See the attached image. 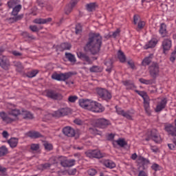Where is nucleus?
Listing matches in <instances>:
<instances>
[{
	"label": "nucleus",
	"mask_w": 176,
	"mask_h": 176,
	"mask_svg": "<svg viewBox=\"0 0 176 176\" xmlns=\"http://www.w3.org/2000/svg\"><path fill=\"white\" fill-rule=\"evenodd\" d=\"M63 134L67 137H74L75 135V130L71 126H66L63 129Z\"/></svg>",
	"instance_id": "obj_19"
},
{
	"label": "nucleus",
	"mask_w": 176,
	"mask_h": 176,
	"mask_svg": "<svg viewBox=\"0 0 176 176\" xmlns=\"http://www.w3.org/2000/svg\"><path fill=\"white\" fill-rule=\"evenodd\" d=\"M123 85L126 87V89H135V86L131 81L126 80L123 82Z\"/></svg>",
	"instance_id": "obj_35"
},
{
	"label": "nucleus",
	"mask_w": 176,
	"mask_h": 176,
	"mask_svg": "<svg viewBox=\"0 0 176 176\" xmlns=\"http://www.w3.org/2000/svg\"><path fill=\"white\" fill-rule=\"evenodd\" d=\"M68 174L69 175H75V174H76V170L75 168L69 170Z\"/></svg>",
	"instance_id": "obj_55"
},
{
	"label": "nucleus",
	"mask_w": 176,
	"mask_h": 176,
	"mask_svg": "<svg viewBox=\"0 0 176 176\" xmlns=\"http://www.w3.org/2000/svg\"><path fill=\"white\" fill-rule=\"evenodd\" d=\"M138 20H140V16L138 15H135L133 16V23H134V24H137V23H138Z\"/></svg>",
	"instance_id": "obj_57"
},
{
	"label": "nucleus",
	"mask_w": 176,
	"mask_h": 176,
	"mask_svg": "<svg viewBox=\"0 0 176 176\" xmlns=\"http://www.w3.org/2000/svg\"><path fill=\"white\" fill-rule=\"evenodd\" d=\"M78 104L83 109H87L91 112L100 113L104 111V107L101 104L90 99H80Z\"/></svg>",
	"instance_id": "obj_3"
},
{
	"label": "nucleus",
	"mask_w": 176,
	"mask_h": 176,
	"mask_svg": "<svg viewBox=\"0 0 176 176\" xmlns=\"http://www.w3.org/2000/svg\"><path fill=\"white\" fill-rule=\"evenodd\" d=\"M14 65L16 67V71L18 72H21L23 69V65H21V63L20 62H14Z\"/></svg>",
	"instance_id": "obj_44"
},
{
	"label": "nucleus",
	"mask_w": 176,
	"mask_h": 176,
	"mask_svg": "<svg viewBox=\"0 0 176 176\" xmlns=\"http://www.w3.org/2000/svg\"><path fill=\"white\" fill-rule=\"evenodd\" d=\"M150 140H153L157 144H160V142H162V138L159 135L156 129H153L151 131L147 133L146 141H149Z\"/></svg>",
	"instance_id": "obj_4"
},
{
	"label": "nucleus",
	"mask_w": 176,
	"mask_h": 176,
	"mask_svg": "<svg viewBox=\"0 0 176 176\" xmlns=\"http://www.w3.org/2000/svg\"><path fill=\"white\" fill-rule=\"evenodd\" d=\"M97 93L103 100H108L112 98V95L105 89L99 88L98 89Z\"/></svg>",
	"instance_id": "obj_10"
},
{
	"label": "nucleus",
	"mask_w": 176,
	"mask_h": 176,
	"mask_svg": "<svg viewBox=\"0 0 176 176\" xmlns=\"http://www.w3.org/2000/svg\"><path fill=\"white\" fill-rule=\"evenodd\" d=\"M80 32H82V25L78 23L76 26V34H80Z\"/></svg>",
	"instance_id": "obj_47"
},
{
	"label": "nucleus",
	"mask_w": 176,
	"mask_h": 176,
	"mask_svg": "<svg viewBox=\"0 0 176 176\" xmlns=\"http://www.w3.org/2000/svg\"><path fill=\"white\" fill-rule=\"evenodd\" d=\"M120 34V29H117L116 31H115L113 33V38H116V36H119Z\"/></svg>",
	"instance_id": "obj_54"
},
{
	"label": "nucleus",
	"mask_w": 176,
	"mask_h": 176,
	"mask_svg": "<svg viewBox=\"0 0 176 176\" xmlns=\"http://www.w3.org/2000/svg\"><path fill=\"white\" fill-rule=\"evenodd\" d=\"M30 28L33 32H37V31H39V29H38V27H36V25H30Z\"/></svg>",
	"instance_id": "obj_52"
},
{
	"label": "nucleus",
	"mask_w": 176,
	"mask_h": 176,
	"mask_svg": "<svg viewBox=\"0 0 176 176\" xmlns=\"http://www.w3.org/2000/svg\"><path fill=\"white\" fill-rule=\"evenodd\" d=\"M89 36L85 49L91 52L92 54H97L101 48L102 38L98 33H90Z\"/></svg>",
	"instance_id": "obj_2"
},
{
	"label": "nucleus",
	"mask_w": 176,
	"mask_h": 176,
	"mask_svg": "<svg viewBox=\"0 0 176 176\" xmlns=\"http://www.w3.org/2000/svg\"><path fill=\"white\" fill-rule=\"evenodd\" d=\"M60 47L62 50H69V49L72 47V45L68 43H63L60 45Z\"/></svg>",
	"instance_id": "obj_40"
},
{
	"label": "nucleus",
	"mask_w": 176,
	"mask_h": 176,
	"mask_svg": "<svg viewBox=\"0 0 176 176\" xmlns=\"http://www.w3.org/2000/svg\"><path fill=\"white\" fill-rule=\"evenodd\" d=\"M85 8L87 12H94L96 8H97V5L96 3H89L86 4Z\"/></svg>",
	"instance_id": "obj_28"
},
{
	"label": "nucleus",
	"mask_w": 176,
	"mask_h": 176,
	"mask_svg": "<svg viewBox=\"0 0 176 176\" xmlns=\"http://www.w3.org/2000/svg\"><path fill=\"white\" fill-rule=\"evenodd\" d=\"M102 67L97 65H94L90 67L89 71L90 72H102Z\"/></svg>",
	"instance_id": "obj_34"
},
{
	"label": "nucleus",
	"mask_w": 176,
	"mask_h": 176,
	"mask_svg": "<svg viewBox=\"0 0 176 176\" xmlns=\"http://www.w3.org/2000/svg\"><path fill=\"white\" fill-rule=\"evenodd\" d=\"M14 106L10 104L9 107L8 111V115H10L11 116H13L14 118H11L9 116H8V114L2 111L0 112V118H1L3 122L5 123L9 124V123H13V122H15V120H17V117L21 116L23 119H32L34 116L30 111H27L25 110H22L20 111L19 109H14Z\"/></svg>",
	"instance_id": "obj_1"
},
{
	"label": "nucleus",
	"mask_w": 176,
	"mask_h": 176,
	"mask_svg": "<svg viewBox=\"0 0 176 176\" xmlns=\"http://www.w3.org/2000/svg\"><path fill=\"white\" fill-rule=\"evenodd\" d=\"M144 107L147 115H151V107L149 106V98L144 100Z\"/></svg>",
	"instance_id": "obj_29"
},
{
	"label": "nucleus",
	"mask_w": 176,
	"mask_h": 176,
	"mask_svg": "<svg viewBox=\"0 0 176 176\" xmlns=\"http://www.w3.org/2000/svg\"><path fill=\"white\" fill-rule=\"evenodd\" d=\"M8 153V148L5 146H2L0 147V157L2 156H5Z\"/></svg>",
	"instance_id": "obj_39"
},
{
	"label": "nucleus",
	"mask_w": 176,
	"mask_h": 176,
	"mask_svg": "<svg viewBox=\"0 0 176 176\" xmlns=\"http://www.w3.org/2000/svg\"><path fill=\"white\" fill-rule=\"evenodd\" d=\"M43 145L45 146V148L47 150V151H52V149H53V145H52V144L47 142H45L43 143Z\"/></svg>",
	"instance_id": "obj_43"
},
{
	"label": "nucleus",
	"mask_w": 176,
	"mask_h": 176,
	"mask_svg": "<svg viewBox=\"0 0 176 176\" xmlns=\"http://www.w3.org/2000/svg\"><path fill=\"white\" fill-rule=\"evenodd\" d=\"M104 64L108 67V68L106 69V71L107 72H111V69H112V60H109L108 62H105Z\"/></svg>",
	"instance_id": "obj_42"
},
{
	"label": "nucleus",
	"mask_w": 176,
	"mask_h": 176,
	"mask_svg": "<svg viewBox=\"0 0 176 176\" xmlns=\"http://www.w3.org/2000/svg\"><path fill=\"white\" fill-rule=\"evenodd\" d=\"M131 159L132 160H135V159H137V153L132 154Z\"/></svg>",
	"instance_id": "obj_63"
},
{
	"label": "nucleus",
	"mask_w": 176,
	"mask_h": 176,
	"mask_svg": "<svg viewBox=\"0 0 176 176\" xmlns=\"http://www.w3.org/2000/svg\"><path fill=\"white\" fill-rule=\"evenodd\" d=\"M151 151H153L155 153L157 152H159V148H157V147H156V146H151Z\"/></svg>",
	"instance_id": "obj_59"
},
{
	"label": "nucleus",
	"mask_w": 176,
	"mask_h": 176,
	"mask_svg": "<svg viewBox=\"0 0 176 176\" xmlns=\"http://www.w3.org/2000/svg\"><path fill=\"white\" fill-rule=\"evenodd\" d=\"M102 163L105 167H107V168H115V167H116V164H115L113 161L109 160H103Z\"/></svg>",
	"instance_id": "obj_22"
},
{
	"label": "nucleus",
	"mask_w": 176,
	"mask_h": 176,
	"mask_svg": "<svg viewBox=\"0 0 176 176\" xmlns=\"http://www.w3.org/2000/svg\"><path fill=\"white\" fill-rule=\"evenodd\" d=\"M157 45V38H153L151 41H150L148 43L146 44L144 46V49H150L152 47H155Z\"/></svg>",
	"instance_id": "obj_21"
},
{
	"label": "nucleus",
	"mask_w": 176,
	"mask_h": 176,
	"mask_svg": "<svg viewBox=\"0 0 176 176\" xmlns=\"http://www.w3.org/2000/svg\"><path fill=\"white\" fill-rule=\"evenodd\" d=\"M150 75L154 79H156L157 76H159V74H160L159 64L153 63L151 66L149 67Z\"/></svg>",
	"instance_id": "obj_6"
},
{
	"label": "nucleus",
	"mask_w": 176,
	"mask_h": 176,
	"mask_svg": "<svg viewBox=\"0 0 176 176\" xmlns=\"http://www.w3.org/2000/svg\"><path fill=\"white\" fill-rule=\"evenodd\" d=\"M138 162L140 164H143V166H145L146 164H149V160L141 156L138 157Z\"/></svg>",
	"instance_id": "obj_33"
},
{
	"label": "nucleus",
	"mask_w": 176,
	"mask_h": 176,
	"mask_svg": "<svg viewBox=\"0 0 176 176\" xmlns=\"http://www.w3.org/2000/svg\"><path fill=\"white\" fill-rule=\"evenodd\" d=\"M138 176H148V175H146V173H145V171L141 170V171L139 173Z\"/></svg>",
	"instance_id": "obj_61"
},
{
	"label": "nucleus",
	"mask_w": 176,
	"mask_h": 176,
	"mask_svg": "<svg viewBox=\"0 0 176 176\" xmlns=\"http://www.w3.org/2000/svg\"><path fill=\"white\" fill-rule=\"evenodd\" d=\"M87 174L90 176H94L97 174V170H96V168H90L87 170Z\"/></svg>",
	"instance_id": "obj_41"
},
{
	"label": "nucleus",
	"mask_w": 176,
	"mask_h": 176,
	"mask_svg": "<svg viewBox=\"0 0 176 176\" xmlns=\"http://www.w3.org/2000/svg\"><path fill=\"white\" fill-rule=\"evenodd\" d=\"M118 58L120 63H126V55L121 50H119L118 52Z\"/></svg>",
	"instance_id": "obj_31"
},
{
	"label": "nucleus",
	"mask_w": 176,
	"mask_h": 176,
	"mask_svg": "<svg viewBox=\"0 0 176 176\" xmlns=\"http://www.w3.org/2000/svg\"><path fill=\"white\" fill-rule=\"evenodd\" d=\"M168 146L169 149H171L172 151H174V149L176 148V146H175V144H168Z\"/></svg>",
	"instance_id": "obj_60"
},
{
	"label": "nucleus",
	"mask_w": 176,
	"mask_h": 176,
	"mask_svg": "<svg viewBox=\"0 0 176 176\" xmlns=\"http://www.w3.org/2000/svg\"><path fill=\"white\" fill-rule=\"evenodd\" d=\"M8 142L11 148H16V146H17V144H19V139L12 138H10Z\"/></svg>",
	"instance_id": "obj_25"
},
{
	"label": "nucleus",
	"mask_w": 176,
	"mask_h": 176,
	"mask_svg": "<svg viewBox=\"0 0 176 176\" xmlns=\"http://www.w3.org/2000/svg\"><path fill=\"white\" fill-rule=\"evenodd\" d=\"M140 82L143 83L144 85H152V80H145L144 78H140Z\"/></svg>",
	"instance_id": "obj_45"
},
{
	"label": "nucleus",
	"mask_w": 176,
	"mask_h": 176,
	"mask_svg": "<svg viewBox=\"0 0 176 176\" xmlns=\"http://www.w3.org/2000/svg\"><path fill=\"white\" fill-rule=\"evenodd\" d=\"M160 34L164 38V36H167V30L166 24L162 23L160 28Z\"/></svg>",
	"instance_id": "obj_26"
},
{
	"label": "nucleus",
	"mask_w": 176,
	"mask_h": 176,
	"mask_svg": "<svg viewBox=\"0 0 176 176\" xmlns=\"http://www.w3.org/2000/svg\"><path fill=\"white\" fill-rule=\"evenodd\" d=\"M160 167L159 164H153L151 166L152 169L154 170V171H157L158 170H160Z\"/></svg>",
	"instance_id": "obj_53"
},
{
	"label": "nucleus",
	"mask_w": 176,
	"mask_h": 176,
	"mask_svg": "<svg viewBox=\"0 0 176 176\" xmlns=\"http://www.w3.org/2000/svg\"><path fill=\"white\" fill-rule=\"evenodd\" d=\"M167 106V98H164L159 99L157 102L156 107L155 108V112H162V110Z\"/></svg>",
	"instance_id": "obj_7"
},
{
	"label": "nucleus",
	"mask_w": 176,
	"mask_h": 176,
	"mask_svg": "<svg viewBox=\"0 0 176 176\" xmlns=\"http://www.w3.org/2000/svg\"><path fill=\"white\" fill-rule=\"evenodd\" d=\"M110 124L111 123L109 121L104 118H99L96 120V126L100 129H105V127L109 126Z\"/></svg>",
	"instance_id": "obj_14"
},
{
	"label": "nucleus",
	"mask_w": 176,
	"mask_h": 176,
	"mask_svg": "<svg viewBox=\"0 0 176 176\" xmlns=\"http://www.w3.org/2000/svg\"><path fill=\"white\" fill-rule=\"evenodd\" d=\"M27 137H30V138H39L41 137V133L35 131H30L26 133Z\"/></svg>",
	"instance_id": "obj_30"
},
{
	"label": "nucleus",
	"mask_w": 176,
	"mask_h": 176,
	"mask_svg": "<svg viewBox=\"0 0 176 176\" xmlns=\"http://www.w3.org/2000/svg\"><path fill=\"white\" fill-rule=\"evenodd\" d=\"M144 27H145V22L142 21H139L138 23V28L142 30V28H144Z\"/></svg>",
	"instance_id": "obj_48"
},
{
	"label": "nucleus",
	"mask_w": 176,
	"mask_h": 176,
	"mask_svg": "<svg viewBox=\"0 0 176 176\" xmlns=\"http://www.w3.org/2000/svg\"><path fill=\"white\" fill-rule=\"evenodd\" d=\"M38 74H39V70L34 69V70L28 72V73H26L25 75L28 78H35V76H36V75H38Z\"/></svg>",
	"instance_id": "obj_32"
},
{
	"label": "nucleus",
	"mask_w": 176,
	"mask_h": 176,
	"mask_svg": "<svg viewBox=\"0 0 176 176\" xmlns=\"http://www.w3.org/2000/svg\"><path fill=\"white\" fill-rule=\"evenodd\" d=\"M2 135H3V138H6V139L9 138V133H8V131H3Z\"/></svg>",
	"instance_id": "obj_56"
},
{
	"label": "nucleus",
	"mask_w": 176,
	"mask_h": 176,
	"mask_svg": "<svg viewBox=\"0 0 176 176\" xmlns=\"http://www.w3.org/2000/svg\"><path fill=\"white\" fill-rule=\"evenodd\" d=\"M20 10H21V5H17L16 6H15L13 8L12 14L13 16H17V14H19V12H20Z\"/></svg>",
	"instance_id": "obj_36"
},
{
	"label": "nucleus",
	"mask_w": 176,
	"mask_h": 176,
	"mask_svg": "<svg viewBox=\"0 0 176 176\" xmlns=\"http://www.w3.org/2000/svg\"><path fill=\"white\" fill-rule=\"evenodd\" d=\"M50 21H52V18L36 19L34 20L33 23L35 24H46L47 23H50Z\"/></svg>",
	"instance_id": "obj_23"
},
{
	"label": "nucleus",
	"mask_w": 176,
	"mask_h": 176,
	"mask_svg": "<svg viewBox=\"0 0 176 176\" xmlns=\"http://www.w3.org/2000/svg\"><path fill=\"white\" fill-rule=\"evenodd\" d=\"M12 54H14V56H21V54L17 51H13Z\"/></svg>",
	"instance_id": "obj_62"
},
{
	"label": "nucleus",
	"mask_w": 176,
	"mask_h": 176,
	"mask_svg": "<svg viewBox=\"0 0 176 176\" xmlns=\"http://www.w3.org/2000/svg\"><path fill=\"white\" fill-rule=\"evenodd\" d=\"M59 160L63 167H72V166H75V160H67V157L61 156Z\"/></svg>",
	"instance_id": "obj_11"
},
{
	"label": "nucleus",
	"mask_w": 176,
	"mask_h": 176,
	"mask_svg": "<svg viewBox=\"0 0 176 176\" xmlns=\"http://www.w3.org/2000/svg\"><path fill=\"white\" fill-rule=\"evenodd\" d=\"M77 57L80 58V60H82V61H85L87 64H92L93 61L91 59H90V57L87 56V54L82 52H78L76 53Z\"/></svg>",
	"instance_id": "obj_16"
},
{
	"label": "nucleus",
	"mask_w": 176,
	"mask_h": 176,
	"mask_svg": "<svg viewBox=\"0 0 176 176\" xmlns=\"http://www.w3.org/2000/svg\"><path fill=\"white\" fill-rule=\"evenodd\" d=\"M127 143L126 142V140L124 138H119L117 140L113 141V145L114 146H116V145H118L121 148H123L125 145H126Z\"/></svg>",
	"instance_id": "obj_20"
},
{
	"label": "nucleus",
	"mask_w": 176,
	"mask_h": 176,
	"mask_svg": "<svg viewBox=\"0 0 176 176\" xmlns=\"http://www.w3.org/2000/svg\"><path fill=\"white\" fill-rule=\"evenodd\" d=\"M72 76V73L71 72L65 74L54 73L52 75V79H54V80L64 81L67 80V79H69V78H71Z\"/></svg>",
	"instance_id": "obj_5"
},
{
	"label": "nucleus",
	"mask_w": 176,
	"mask_h": 176,
	"mask_svg": "<svg viewBox=\"0 0 176 176\" xmlns=\"http://www.w3.org/2000/svg\"><path fill=\"white\" fill-rule=\"evenodd\" d=\"M78 100V96H71L68 98L69 102H75Z\"/></svg>",
	"instance_id": "obj_46"
},
{
	"label": "nucleus",
	"mask_w": 176,
	"mask_h": 176,
	"mask_svg": "<svg viewBox=\"0 0 176 176\" xmlns=\"http://www.w3.org/2000/svg\"><path fill=\"white\" fill-rule=\"evenodd\" d=\"M47 97L52 98V100H61L63 98V96L61 94H57L54 91H47Z\"/></svg>",
	"instance_id": "obj_18"
},
{
	"label": "nucleus",
	"mask_w": 176,
	"mask_h": 176,
	"mask_svg": "<svg viewBox=\"0 0 176 176\" xmlns=\"http://www.w3.org/2000/svg\"><path fill=\"white\" fill-rule=\"evenodd\" d=\"M8 5L10 8H12L16 5V1H14V0H11L8 2Z\"/></svg>",
	"instance_id": "obj_49"
},
{
	"label": "nucleus",
	"mask_w": 176,
	"mask_h": 176,
	"mask_svg": "<svg viewBox=\"0 0 176 176\" xmlns=\"http://www.w3.org/2000/svg\"><path fill=\"white\" fill-rule=\"evenodd\" d=\"M74 123L76 124H78L79 126H80L81 124H83V122L79 119L74 120Z\"/></svg>",
	"instance_id": "obj_58"
},
{
	"label": "nucleus",
	"mask_w": 176,
	"mask_h": 176,
	"mask_svg": "<svg viewBox=\"0 0 176 176\" xmlns=\"http://www.w3.org/2000/svg\"><path fill=\"white\" fill-rule=\"evenodd\" d=\"M79 1H80V0H72L71 1V2H70V8H69V9L66 8V10H65L66 14H69V12H72V8H75V6L78 3V2H79Z\"/></svg>",
	"instance_id": "obj_24"
},
{
	"label": "nucleus",
	"mask_w": 176,
	"mask_h": 176,
	"mask_svg": "<svg viewBox=\"0 0 176 176\" xmlns=\"http://www.w3.org/2000/svg\"><path fill=\"white\" fill-rule=\"evenodd\" d=\"M32 151H38L39 149V144H33L31 145Z\"/></svg>",
	"instance_id": "obj_51"
},
{
	"label": "nucleus",
	"mask_w": 176,
	"mask_h": 176,
	"mask_svg": "<svg viewBox=\"0 0 176 176\" xmlns=\"http://www.w3.org/2000/svg\"><path fill=\"white\" fill-rule=\"evenodd\" d=\"M85 154L87 157H95L96 159H101L102 157V154L98 150H89Z\"/></svg>",
	"instance_id": "obj_13"
},
{
	"label": "nucleus",
	"mask_w": 176,
	"mask_h": 176,
	"mask_svg": "<svg viewBox=\"0 0 176 176\" xmlns=\"http://www.w3.org/2000/svg\"><path fill=\"white\" fill-rule=\"evenodd\" d=\"M114 137H115V135H113V134L111 133L108 136V140H113Z\"/></svg>",
	"instance_id": "obj_64"
},
{
	"label": "nucleus",
	"mask_w": 176,
	"mask_h": 176,
	"mask_svg": "<svg viewBox=\"0 0 176 176\" xmlns=\"http://www.w3.org/2000/svg\"><path fill=\"white\" fill-rule=\"evenodd\" d=\"M128 64L129 65L131 69H136L135 65L133 60H129Z\"/></svg>",
	"instance_id": "obj_50"
},
{
	"label": "nucleus",
	"mask_w": 176,
	"mask_h": 176,
	"mask_svg": "<svg viewBox=\"0 0 176 176\" xmlns=\"http://www.w3.org/2000/svg\"><path fill=\"white\" fill-rule=\"evenodd\" d=\"M152 61V56L146 57L142 62V65L146 67V65H149Z\"/></svg>",
	"instance_id": "obj_38"
},
{
	"label": "nucleus",
	"mask_w": 176,
	"mask_h": 176,
	"mask_svg": "<svg viewBox=\"0 0 176 176\" xmlns=\"http://www.w3.org/2000/svg\"><path fill=\"white\" fill-rule=\"evenodd\" d=\"M65 57L70 63H72V64H75V63H76L75 55L71 53H65Z\"/></svg>",
	"instance_id": "obj_27"
},
{
	"label": "nucleus",
	"mask_w": 176,
	"mask_h": 176,
	"mask_svg": "<svg viewBox=\"0 0 176 176\" xmlns=\"http://www.w3.org/2000/svg\"><path fill=\"white\" fill-rule=\"evenodd\" d=\"M175 126L171 124H167L165 125L164 129L168 134L176 137V119L175 120Z\"/></svg>",
	"instance_id": "obj_15"
},
{
	"label": "nucleus",
	"mask_w": 176,
	"mask_h": 176,
	"mask_svg": "<svg viewBox=\"0 0 176 176\" xmlns=\"http://www.w3.org/2000/svg\"><path fill=\"white\" fill-rule=\"evenodd\" d=\"M172 46H173V43L171 42V39H170V38L164 39V41H162V43L163 53H164V54H166V53H167V52H168V50H170V49H171Z\"/></svg>",
	"instance_id": "obj_12"
},
{
	"label": "nucleus",
	"mask_w": 176,
	"mask_h": 176,
	"mask_svg": "<svg viewBox=\"0 0 176 176\" xmlns=\"http://www.w3.org/2000/svg\"><path fill=\"white\" fill-rule=\"evenodd\" d=\"M69 112H71V110L69 109V108L65 107V108L60 109L56 111H54L52 113V116L54 118H61L63 116H67V115H68Z\"/></svg>",
	"instance_id": "obj_8"
},
{
	"label": "nucleus",
	"mask_w": 176,
	"mask_h": 176,
	"mask_svg": "<svg viewBox=\"0 0 176 176\" xmlns=\"http://www.w3.org/2000/svg\"><path fill=\"white\" fill-rule=\"evenodd\" d=\"M116 112L118 115H122L129 120H133V115H134V110L124 111L122 109H116Z\"/></svg>",
	"instance_id": "obj_9"
},
{
	"label": "nucleus",
	"mask_w": 176,
	"mask_h": 176,
	"mask_svg": "<svg viewBox=\"0 0 176 176\" xmlns=\"http://www.w3.org/2000/svg\"><path fill=\"white\" fill-rule=\"evenodd\" d=\"M10 63L9 60L6 56H0V66L3 68V69H8Z\"/></svg>",
	"instance_id": "obj_17"
},
{
	"label": "nucleus",
	"mask_w": 176,
	"mask_h": 176,
	"mask_svg": "<svg viewBox=\"0 0 176 176\" xmlns=\"http://www.w3.org/2000/svg\"><path fill=\"white\" fill-rule=\"evenodd\" d=\"M135 91L138 93V94H139V96H140V97H142L144 101L149 99V96L146 95V93L145 91H141L138 90H136Z\"/></svg>",
	"instance_id": "obj_37"
}]
</instances>
